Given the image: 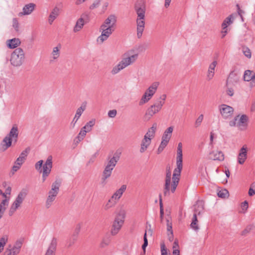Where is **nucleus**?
<instances>
[{
	"label": "nucleus",
	"instance_id": "obj_22",
	"mask_svg": "<svg viewBox=\"0 0 255 255\" xmlns=\"http://www.w3.org/2000/svg\"><path fill=\"white\" fill-rule=\"evenodd\" d=\"M52 167V157L49 156L43 166L42 173L49 174Z\"/></svg>",
	"mask_w": 255,
	"mask_h": 255
},
{
	"label": "nucleus",
	"instance_id": "obj_58",
	"mask_svg": "<svg viewBox=\"0 0 255 255\" xmlns=\"http://www.w3.org/2000/svg\"><path fill=\"white\" fill-rule=\"evenodd\" d=\"M167 230L168 233H170L171 236H172V223L170 222L169 220H167Z\"/></svg>",
	"mask_w": 255,
	"mask_h": 255
},
{
	"label": "nucleus",
	"instance_id": "obj_27",
	"mask_svg": "<svg viewBox=\"0 0 255 255\" xmlns=\"http://www.w3.org/2000/svg\"><path fill=\"white\" fill-rule=\"evenodd\" d=\"M156 128L157 124L156 123H154L152 127L148 129L143 138L148 139L151 141V139L154 137Z\"/></svg>",
	"mask_w": 255,
	"mask_h": 255
},
{
	"label": "nucleus",
	"instance_id": "obj_46",
	"mask_svg": "<svg viewBox=\"0 0 255 255\" xmlns=\"http://www.w3.org/2000/svg\"><path fill=\"white\" fill-rule=\"evenodd\" d=\"M169 141H168V140H164V139H162L161 140V142L160 143V144L159 145L158 148V153L161 152L163 149L166 146V145H167L168 143L169 142Z\"/></svg>",
	"mask_w": 255,
	"mask_h": 255
},
{
	"label": "nucleus",
	"instance_id": "obj_8",
	"mask_svg": "<svg viewBox=\"0 0 255 255\" xmlns=\"http://www.w3.org/2000/svg\"><path fill=\"white\" fill-rule=\"evenodd\" d=\"M159 85L158 82H153L145 91L139 102L140 106L147 103L156 93Z\"/></svg>",
	"mask_w": 255,
	"mask_h": 255
},
{
	"label": "nucleus",
	"instance_id": "obj_42",
	"mask_svg": "<svg viewBox=\"0 0 255 255\" xmlns=\"http://www.w3.org/2000/svg\"><path fill=\"white\" fill-rule=\"evenodd\" d=\"M112 173V171L104 170L102 173V182H105L106 180L111 176Z\"/></svg>",
	"mask_w": 255,
	"mask_h": 255
},
{
	"label": "nucleus",
	"instance_id": "obj_2",
	"mask_svg": "<svg viewBox=\"0 0 255 255\" xmlns=\"http://www.w3.org/2000/svg\"><path fill=\"white\" fill-rule=\"evenodd\" d=\"M182 168V144L181 142H179L177 147L176 167L174 169L173 174V182L171 185L172 192L176 189Z\"/></svg>",
	"mask_w": 255,
	"mask_h": 255
},
{
	"label": "nucleus",
	"instance_id": "obj_29",
	"mask_svg": "<svg viewBox=\"0 0 255 255\" xmlns=\"http://www.w3.org/2000/svg\"><path fill=\"white\" fill-rule=\"evenodd\" d=\"M61 48V45L60 44H58L56 46L53 47L51 53V61L56 60L59 57Z\"/></svg>",
	"mask_w": 255,
	"mask_h": 255
},
{
	"label": "nucleus",
	"instance_id": "obj_63",
	"mask_svg": "<svg viewBox=\"0 0 255 255\" xmlns=\"http://www.w3.org/2000/svg\"><path fill=\"white\" fill-rule=\"evenodd\" d=\"M242 208L243 210H247L248 208V202L247 201H245L242 203Z\"/></svg>",
	"mask_w": 255,
	"mask_h": 255
},
{
	"label": "nucleus",
	"instance_id": "obj_17",
	"mask_svg": "<svg viewBox=\"0 0 255 255\" xmlns=\"http://www.w3.org/2000/svg\"><path fill=\"white\" fill-rule=\"evenodd\" d=\"M136 31L137 37L140 38L142 37L143 32L145 28V18H136Z\"/></svg>",
	"mask_w": 255,
	"mask_h": 255
},
{
	"label": "nucleus",
	"instance_id": "obj_47",
	"mask_svg": "<svg viewBox=\"0 0 255 255\" xmlns=\"http://www.w3.org/2000/svg\"><path fill=\"white\" fill-rule=\"evenodd\" d=\"M218 196L219 197L225 198L229 195V192L226 189H222L218 191Z\"/></svg>",
	"mask_w": 255,
	"mask_h": 255
},
{
	"label": "nucleus",
	"instance_id": "obj_32",
	"mask_svg": "<svg viewBox=\"0 0 255 255\" xmlns=\"http://www.w3.org/2000/svg\"><path fill=\"white\" fill-rule=\"evenodd\" d=\"M135 10L137 14V18H145V7L144 5H138L136 4Z\"/></svg>",
	"mask_w": 255,
	"mask_h": 255
},
{
	"label": "nucleus",
	"instance_id": "obj_53",
	"mask_svg": "<svg viewBox=\"0 0 255 255\" xmlns=\"http://www.w3.org/2000/svg\"><path fill=\"white\" fill-rule=\"evenodd\" d=\"M253 229V226L251 225L248 226L241 233L242 236H246L249 234Z\"/></svg>",
	"mask_w": 255,
	"mask_h": 255
},
{
	"label": "nucleus",
	"instance_id": "obj_11",
	"mask_svg": "<svg viewBox=\"0 0 255 255\" xmlns=\"http://www.w3.org/2000/svg\"><path fill=\"white\" fill-rule=\"evenodd\" d=\"M26 193L22 191H21L18 193L17 196L9 208L8 214L10 216L13 215L17 209L20 207L26 197Z\"/></svg>",
	"mask_w": 255,
	"mask_h": 255
},
{
	"label": "nucleus",
	"instance_id": "obj_9",
	"mask_svg": "<svg viewBox=\"0 0 255 255\" xmlns=\"http://www.w3.org/2000/svg\"><path fill=\"white\" fill-rule=\"evenodd\" d=\"M125 218V214L124 212H121L115 218L112 228L111 229V234L113 236L117 235L123 226Z\"/></svg>",
	"mask_w": 255,
	"mask_h": 255
},
{
	"label": "nucleus",
	"instance_id": "obj_13",
	"mask_svg": "<svg viewBox=\"0 0 255 255\" xmlns=\"http://www.w3.org/2000/svg\"><path fill=\"white\" fill-rule=\"evenodd\" d=\"M22 244V240H17L11 248L5 250L4 255H17L20 253Z\"/></svg>",
	"mask_w": 255,
	"mask_h": 255
},
{
	"label": "nucleus",
	"instance_id": "obj_35",
	"mask_svg": "<svg viewBox=\"0 0 255 255\" xmlns=\"http://www.w3.org/2000/svg\"><path fill=\"white\" fill-rule=\"evenodd\" d=\"M117 202L111 197L107 202L103 205V208L105 211H108L111 208L115 207Z\"/></svg>",
	"mask_w": 255,
	"mask_h": 255
},
{
	"label": "nucleus",
	"instance_id": "obj_48",
	"mask_svg": "<svg viewBox=\"0 0 255 255\" xmlns=\"http://www.w3.org/2000/svg\"><path fill=\"white\" fill-rule=\"evenodd\" d=\"M178 248V242L177 241H175L173 245V255H180V251Z\"/></svg>",
	"mask_w": 255,
	"mask_h": 255
},
{
	"label": "nucleus",
	"instance_id": "obj_61",
	"mask_svg": "<svg viewBox=\"0 0 255 255\" xmlns=\"http://www.w3.org/2000/svg\"><path fill=\"white\" fill-rule=\"evenodd\" d=\"M236 6H237V7L238 13L239 15L240 16L242 21H244V19H243V17L242 14L243 13H244L245 12L240 8L239 4H237L236 5Z\"/></svg>",
	"mask_w": 255,
	"mask_h": 255
},
{
	"label": "nucleus",
	"instance_id": "obj_23",
	"mask_svg": "<svg viewBox=\"0 0 255 255\" xmlns=\"http://www.w3.org/2000/svg\"><path fill=\"white\" fill-rule=\"evenodd\" d=\"M240 80V76L239 74L235 71H232L227 80V85L229 84H235L238 83Z\"/></svg>",
	"mask_w": 255,
	"mask_h": 255
},
{
	"label": "nucleus",
	"instance_id": "obj_37",
	"mask_svg": "<svg viewBox=\"0 0 255 255\" xmlns=\"http://www.w3.org/2000/svg\"><path fill=\"white\" fill-rule=\"evenodd\" d=\"M151 141L149 140L143 138L141 141L140 152L141 153L144 152L147 149Z\"/></svg>",
	"mask_w": 255,
	"mask_h": 255
},
{
	"label": "nucleus",
	"instance_id": "obj_14",
	"mask_svg": "<svg viewBox=\"0 0 255 255\" xmlns=\"http://www.w3.org/2000/svg\"><path fill=\"white\" fill-rule=\"evenodd\" d=\"M219 110L222 118L224 119H228L232 117L234 111L232 107L226 104L220 105Z\"/></svg>",
	"mask_w": 255,
	"mask_h": 255
},
{
	"label": "nucleus",
	"instance_id": "obj_39",
	"mask_svg": "<svg viewBox=\"0 0 255 255\" xmlns=\"http://www.w3.org/2000/svg\"><path fill=\"white\" fill-rule=\"evenodd\" d=\"M95 124V120H92L86 123L83 128L86 129L87 131L90 132L92 129V127Z\"/></svg>",
	"mask_w": 255,
	"mask_h": 255
},
{
	"label": "nucleus",
	"instance_id": "obj_36",
	"mask_svg": "<svg viewBox=\"0 0 255 255\" xmlns=\"http://www.w3.org/2000/svg\"><path fill=\"white\" fill-rule=\"evenodd\" d=\"M87 131L86 129L83 128V127L81 129L79 133L76 137L74 141L76 143H79L81 141H82L85 137L86 135Z\"/></svg>",
	"mask_w": 255,
	"mask_h": 255
},
{
	"label": "nucleus",
	"instance_id": "obj_56",
	"mask_svg": "<svg viewBox=\"0 0 255 255\" xmlns=\"http://www.w3.org/2000/svg\"><path fill=\"white\" fill-rule=\"evenodd\" d=\"M12 26L16 31H18L19 23L17 19L15 18L12 19Z\"/></svg>",
	"mask_w": 255,
	"mask_h": 255
},
{
	"label": "nucleus",
	"instance_id": "obj_45",
	"mask_svg": "<svg viewBox=\"0 0 255 255\" xmlns=\"http://www.w3.org/2000/svg\"><path fill=\"white\" fill-rule=\"evenodd\" d=\"M169 141H168V140H164V139H162L161 140V142L160 143V144L159 145L158 148V153L161 152L163 149L166 146V145H167L168 143L169 142Z\"/></svg>",
	"mask_w": 255,
	"mask_h": 255
},
{
	"label": "nucleus",
	"instance_id": "obj_51",
	"mask_svg": "<svg viewBox=\"0 0 255 255\" xmlns=\"http://www.w3.org/2000/svg\"><path fill=\"white\" fill-rule=\"evenodd\" d=\"M28 151L29 149L28 148L25 149L24 150L21 152L18 158L25 161V160H26V158L27 156Z\"/></svg>",
	"mask_w": 255,
	"mask_h": 255
},
{
	"label": "nucleus",
	"instance_id": "obj_34",
	"mask_svg": "<svg viewBox=\"0 0 255 255\" xmlns=\"http://www.w3.org/2000/svg\"><path fill=\"white\" fill-rule=\"evenodd\" d=\"M173 131V127H168L164 132L162 136V139H165L168 141H169L171 136L172 133Z\"/></svg>",
	"mask_w": 255,
	"mask_h": 255
},
{
	"label": "nucleus",
	"instance_id": "obj_38",
	"mask_svg": "<svg viewBox=\"0 0 255 255\" xmlns=\"http://www.w3.org/2000/svg\"><path fill=\"white\" fill-rule=\"evenodd\" d=\"M24 162L23 160H21L20 158H17L15 161L14 162V164L12 167V170L13 172L17 171L18 169H19Z\"/></svg>",
	"mask_w": 255,
	"mask_h": 255
},
{
	"label": "nucleus",
	"instance_id": "obj_7",
	"mask_svg": "<svg viewBox=\"0 0 255 255\" xmlns=\"http://www.w3.org/2000/svg\"><path fill=\"white\" fill-rule=\"evenodd\" d=\"M24 59V53L21 48H16L11 53L10 63L14 67L20 66Z\"/></svg>",
	"mask_w": 255,
	"mask_h": 255
},
{
	"label": "nucleus",
	"instance_id": "obj_4",
	"mask_svg": "<svg viewBox=\"0 0 255 255\" xmlns=\"http://www.w3.org/2000/svg\"><path fill=\"white\" fill-rule=\"evenodd\" d=\"M61 182L59 180H56L51 185V188L48 193V196L45 202V207L49 209L53 204L54 201L59 193Z\"/></svg>",
	"mask_w": 255,
	"mask_h": 255
},
{
	"label": "nucleus",
	"instance_id": "obj_31",
	"mask_svg": "<svg viewBox=\"0 0 255 255\" xmlns=\"http://www.w3.org/2000/svg\"><path fill=\"white\" fill-rule=\"evenodd\" d=\"M210 155L214 160L223 161L224 159V155L221 151L214 150L210 153Z\"/></svg>",
	"mask_w": 255,
	"mask_h": 255
},
{
	"label": "nucleus",
	"instance_id": "obj_24",
	"mask_svg": "<svg viewBox=\"0 0 255 255\" xmlns=\"http://www.w3.org/2000/svg\"><path fill=\"white\" fill-rule=\"evenodd\" d=\"M217 65L216 61H213L209 66L208 72L207 73V79L208 81L212 80L215 75V69Z\"/></svg>",
	"mask_w": 255,
	"mask_h": 255
},
{
	"label": "nucleus",
	"instance_id": "obj_26",
	"mask_svg": "<svg viewBox=\"0 0 255 255\" xmlns=\"http://www.w3.org/2000/svg\"><path fill=\"white\" fill-rule=\"evenodd\" d=\"M247 158V149L245 146L242 147L238 156V161L239 164H243Z\"/></svg>",
	"mask_w": 255,
	"mask_h": 255
},
{
	"label": "nucleus",
	"instance_id": "obj_28",
	"mask_svg": "<svg viewBox=\"0 0 255 255\" xmlns=\"http://www.w3.org/2000/svg\"><path fill=\"white\" fill-rule=\"evenodd\" d=\"M60 13V9L55 6L51 10L49 17H48V23L49 24H52L54 20L58 17Z\"/></svg>",
	"mask_w": 255,
	"mask_h": 255
},
{
	"label": "nucleus",
	"instance_id": "obj_60",
	"mask_svg": "<svg viewBox=\"0 0 255 255\" xmlns=\"http://www.w3.org/2000/svg\"><path fill=\"white\" fill-rule=\"evenodd\" d=\"M117 114V112L116 110H110L108 112V115L110 118H113L116 116Z\"/></svg>",
	"mask_w": 255,
	"mask_h": 255
},
{
	"label": "nucleus",
	"instance_id": "obj_21",
	"mask_svg": "<svg viewBox=\"0 0 255 255\" xmlns=\"http://www.w3.org/2000/svg\"><path fill=\"white\" fill-rule=\"evenodd\" d=\"M126 189L127 185L125 184L122 185L119 189L114 193L111 197L118 203Z\"/></svg>",
	"mask_w": 255,
	"mask_h": 255
},
{
	"label": "nucleus",
	"instance_id": "obj_44",
	"mask_svg": "<svg viewBox=\"0 0 255 255\" xmlns=\"http://www.w3.org/2000/svg\"><path fill=\"white\" fill-rule=\"evenodd\" d=\"M9 201V197H8V199H4L2 200L0 204V209H2L3 210H5L6 207L8 205Z\"/></svg>",
	"mask_w": 255,
	"mask_h": 255
},
{
	"label": "nucleus",
	"instance_id": "obj_43",
	"mask_svg": "<svg viewBox=\"0 0 255 255\" xmlns=\"http://www.w3.org/2000/svg\"><path fill=\"white\" fill-rule=\"evenodd\" d=\"M87 103L86 102H83L81 106L78 108L76 110V114H78L80 116L82 115L84 111L86 109Z\"/></svg>",
	"mask_w": 255,
	"mask_h": 255
},
{
	"label": "nucleus",
	"instance_id": "obj_40",
	"mask_svg": "<svg viewBox=\"0 0 255 255\" xmlns=\"http://www.w3.org/2000/svg\"><path fill=\"white\" fill-rule=\"evenodd\" d=\"M8 241V237L5 235L0 239V253L3 250L4 247Z\"/></svg>",
	"mask_w": 255,
	"mask_h": 255
},
{
	"label": "nucleus",
	"instance_id": "obj_3",
	"mask_svg": "<svg viewBox=\"0 0 255 255\" xmlns=\"http://www.w3.org/2000/svg\"><path fill=\"white\" fill-rule=\"evenodd\" d=\"M166 95L163 94L158 98L155 103L151 105L146 110L144 118L147 120H150L155 114L159 112L165 104Z\"/></svg>",
	"mask_w": 255,
	"mask_h": 255
},
{
	"label": "nucleus",
	"instance_id": "obj_50",
	"mask_svg": "<svg viewBox=\"0 0 255 255\" xmlns=\"http://www.w3.org/2000/svg\"><path fill=\"white\" fill-rule=\"evenodd\" d=\"M143 241H144V243L142 246V249L143 251V255H144L145 254V248L148 245V241L147 239L146 232H145V233H144V237H143Z\"/></svg>",
	"mask_w": 255,
	"mask_h": 255
},
{
	"label": "nucleus",
	"instance_id": "obj_62",
	"mask_svg": "<svg viewBox=\"0 0 255 255\" xmlns=\"http://www.w3.org/2000/svg\"><path fill=\"white\" fill-rule=\"evenodd\" d=\"M98 155V152H96L95 154H94L90 159L88 163L90 164L93 163L95 161Z\"/></svg>",
	"mask_w": 255,
	"mask_h": 255
},
{
	"label": "nucleus",
	"instance_id": "obj_55",
	"mask_svg": "<svg viewBox=\"0 0 255 255\" xmlns=\"http://www.w3.org/2000/svg\"><path fill=\"white\" fill-rule=\"evenodd\" d=\"M101 0H96L94 1L93 3L90 6V9H94V8L98 7L101 3Z\"/></svg>",
	"mask_w": 255,
	"mask_h": 255
},
{
	"label": "nucleus",
	"instance_id": "obj_64",
	"mask_svg": "<svg viewBox=\"0 0 255 255\" xmlns=\"http://www.w3.org/2000/svg\"><path fill=\"white\" fill-rule=\"evenodd\" d=\"M227 94L230 96H233L234 94V90L231 88H228L227 90Z\"/></svg>",
	"mask_w": 255,
	"mask_h": 255
},
{
	"label": "nucleus",
	"instance_id": "obj_6",
	"mask_svg": "<svg viewBox=\"0 0 255 255\" xmlns=\"http://www.w3.org/2000/svg\"><path fill=\"white\" fill-rule=\"evenodd\" d=\"M249 118L246 115H238L230 121V127H237L241 130H245L248 128Z\"/></svg>",
	"mask_w": 255,
	"mask_h": 255
},
{
	"label": "nucleus",
	"instance_id": "obj_30",
	"mask_svg": "<svg viewBox=\"0 0 255 255\" xmlns=\"http://www.w3.org/2000/svg\"><path fill=\"white\" fill-rule=\"evenodd\" d=\"M57 244V239L53 238L45 255H54Z\"/></svg>",
	"mask_w": 255,
	"mask_h": 255
},
{
	"label": "nucleus",
	"instance_id": "obj_5",
	"mask_svg": "<svg viewBox=\"0 0 255 255\" xmlns=\"http://www.w3.org/2000/svg\"><path fill=\"white\" fill-rule=\"evenodd\" d=\"M18 133L17 126L16 125L13 126L8 134L6 135L2 141L1 147L3 150H6L11 146L12 140L15 142L17 141Z\"/></svg>",
	"mask_w": 255,
	"mask_h": 255
},
{
	"label": "nucleus",
	"instance_id": "obj_16",
	"mask_svg": "<svg viewBox=\"0 0 255 255\" xmlns=\"http://www.w3.org/2000/svg\"><path fill=\"white\" fill-rule=\"evenodd\" d=\"M119 159V154L115 153L112 157H109L108 158L107 164L106 165L104 170L113 171Z\"/></svg>",
	"mask_w": 255,
	"mask_h": 255
},
{
	"label": "nucleus",
	"instance_id": "obj_54",
	"mask_svg": "<svg viewBox=\"0 0 255 255\" xmlns=\"http://www.w3.org/2000/svg\"><path fill=\"white\" fill-rule=\"evenodd\" d=\"M43 160H40L38 161L37 162H36L35 165V169L37 171H39L40 172H41L42 170V166L43 164Z\"/></svg>",
	"mask_w": 255,
	"mask_h": 255
},
{
	"label": "nucleus",
	"instance_id": "obj_57",
	"mask_svg": "<svg viewBox=\"0 0 255 255\" xmlns=\"http://www.w3.org/2000/svg\"><path fill=\"white\" fill-rule=\"evenodd\" d=\"M243 52L247 57L249 58H250L251 57V52L248 48H244Z\"/></svg>",
	"mask_w": 255,
	"mask_h": 255
},
{
	"label": "nucleus",
	"instance_id": "obj_52",
	"mask_svg": "<svg viewBox=\"0 0 255 255\" xmlns=\"http://www.w3.org/2000/svg\"><path fill=\"white\" fill-rule=\"evenodd\" d=\"M161 255H168L167 249L164 242L160 244Z\"/></svg>",
	"mask_w": 255,
	"mask_h": 255
},
{
	"label": "nucleus",
	"instance_id": "obj_33",
	"mask_svg": "<svg viewBox=\"0 0 255 255\" xmlns=\"http://www.w3.org/2000/svg\"><path fill=\"white\" fill-rule=\"evenodd\" d=\"M20 41L18 38H12L6 41V44L8 48L14 49L16 48L20 44Z\"/></svg>",
	"mask_w": 255,
	"mask_h": 255
},
{
	"label": "nucleus",
	"instance_id": "obj_12",
	"mask_svg": "<svg viewBox=\"0 0 255 255\" xmlns=\"http://www.w3.org/2000/svg\"><path fill=\"white\" fill-rule=\"evenodd\" d=\"M114 31V29H112L111 27H106L105 26L101 25L100 31L101 32V34L97 38V42L103 43L109 38Z\"/></svg>",
	"mask_w": 255,
	"mask_h": 255
},
{
	"label": "nucleus",
	"instance_id": "obj_10",
	"mask_svg": "<svg viewBox=\"0 0 255 255\" xmlns=\"http://www.w3.org/2000/svg\"><path fill=\"white\" fill-rule=\"evenodd\" d=\"M204 211V207L202 204L197 203L194 207V213L192 221L190 224L191 228L195 231H198L199 228L198 225L197 215L199 216Z\"/></svg>",
	"mask_w": 255,
	"mask_h": 255
},
{
	"label": "nucleus",
	"instance_id": "obj_25",
	"mask_svg": "<svg viewBox=\"0 0 255 255\" xmlns=\"http://www.w3.org/2000/svg\"><path fill=\"white\" fill-rule=\"evenodd\" d=\"M86 15H82L81 17L78 19L76 22V24L73 28V31L75 33L80 31L85 24L86 22L84 19V17Z\"/></svg>",
	"mask_w": 255,
	"mask_h": 255
},
{
	"label": "nucleus",
	"instance_id": "obj_41",
	"mask_svg": "<svg viewBox=\"0 0 255 255\" xmlns=\"http://www.w3.org/2000/svg\"><path fill=\"white\" fill-rule=\"evenodd\" d=\"M234 21V16L232 14L230 15L227 17H226L224 20L223 21L222 24H225V26H228L233 23Z\"/></svg>",
	"mask_w": 255,
	"mask_h": 255
},
{
	"label": "nucleus",
	"instance_id": "obj_1",
	"mask_svg": "<svg viewBox=\"0 0 255 255\" xmlns=\"http://www.w3.org/2000/svg\"><path fill=\"white\" fill-rule=\"evenodd\" d=\"M138 57V54L134 50H129L126 52L121 61L113 67L111 71V74L113 75L117 74L122 70L135 63Z\"/></svg>",
	"mask_w": 255,
	"mask_h": 255
},
{
	"label": "nucleus",
	"instance_id": "obj_18",
	"mask_svg": "<svg viewBox=\"0 0 255 255\" xmlns=\"http://www.w3.org/2000/svg\"><path fill=\"white\" fill-rule=\"evenodd\" d=\"M36 4L34 3H29L25 4L22 8V11L18 13V16H22L30 14L35 9Z\"/></svg>",
	"mask_w": 255,
	"mask_h": 255
},
{
	"label": "nucleus",
	"instance_id": "obj_19",
	"mask_svg": "<svg viewBox=\"0 0 255 255\" xmlns=\"http://www.w3.org/2000/svg\"><path fill=\"white\" fill-rule=\"evenodd\" d=\"M117 20V18L115 14H110L105 20L101 26H105L106 27H111L112 29H114Z\"/></svg>",
	"mask_w": 255,
	"mask_h": 255
},
{
	"label": "nucleus",
	"instance_id": "obj_20",
	"mask_svg": "<svg viewBox=\"0 0 255 255\" xmlns=\"http://www.w3.org/2000/svg\"><path fill=\"white\" fill-rule=\"evenodd\" d=\"M244 80L245 81H251V87L255 86V73L251 70L245 71L244 75Z\"/></svg>",
	"mask_w": 255,
	"mask_h": 255
},
{
	"label": "nucleus",
	"instance_id": "obj_49",
	"mask_svg": "<svg viewBox=\"0 0 255 255\" xmlns=\"http://www.w3.org/2000/svg\"><path fill=\"white\" fill-rule=\"evenodd\" d=\"M204 116L203 114H201L196 120L195 122L194 123V126L195 128H198L201 126V123L203 120Z\"/></svg>",
	"mask_w": 255,
	"mask_h": 255
},
{
	"label": "nucleus",
	"instance_id": "obj_15",
	"mask_svg": "<svg viewBox=\"0 0 255 255\" xmlns=\"http://www.w3.org/2000/svg\"><path fill=\"white\" fill-rule=\"evenodd\" d=\"M171 173L170 169L167 170L163 192L164 196L169 195L170 192L173 193L175 191V190L174 192L172 191L171 185L173 181H171Z\"/></svg>",
	"mask_w": 255,
	"mask_h": 255
},
{
	"label": "nucleus",
	"instance_id": "obj_59",
	"mask_svg": "<svg viewBox=\"0 0 255 255\" xmlns=\"http://www.w3.org/2000/svg\"><path fill=\"white\" fill-rule=\"evenodd\" d=\"M252 186L253 187H251L249 190V195L250 196H252L255 194V183H254L252 185Z\"/></svg>",
	"mask_w": 255,
	"mask_h": 255
}]
</instances>
